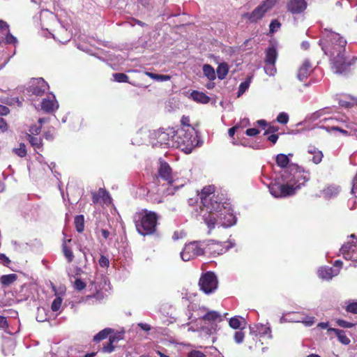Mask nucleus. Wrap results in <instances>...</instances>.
<instances>
[{
	"instance_id": "obj_42",
	"label": "nucleus",
	"mask_w": 357,
	"mask_h": 357,
	"mask_svg": "<svg viewBox=\"0 0 357 357\" xmlns=\"http://www.w3.org/2000/svg\"><path fill=\"white\" fill-rule=\"evenodd\" d=\"M114 79L117 82H128V77L124 73L113 74Z\"/></svg>"
},
{
	"instance_id": "obj_54",
	"label": "nucleus",
	"mask_w": 357,
	"mask_h": 357,
	"mask_svg": "<svg viewBox=\"0 0 357 357\" xmlns=\"http://www.w3.org/2000/svg\"><path fill=\"white\" fill-rule=\"evenodd\" d=\"M250 125V121L247 118L241 119L235 126H238V130L246 128Z\"/></svg>"
},
{
	"instance_id": "obj_44",
	"label": "nucleus",
	"mask_w": 357,
	"mask_h": 357,
	"mask_svg": "<svg viewBox=\"0 0 357 357\" xmlns=\"http://www.w3.org/2000/svg\"><path fill=\"white\" fill-rule=\"evenodd\" d=\"M289 121V115L285 112H281L277 117V121L282 124L287 123Z\"/></svg>"
},
{
	"instance_id": "obj_4",
	"label": "nucleus",
	"mask_w": 357,
	"mask_h": 357,
	"mask_svg": "<svg viewBox=\"0 0 357 357\" xmlns=\"http://www.w3.org/2000/svg\"><path fill=\"white\" fill-rule=\"evenodd\" d=\"M174 128H168L165 130H140L133 139L132 144L139 145L146 142V137H149V144L153 147L165 146L175 148L174 141Z\"/></svg>"
},
{
	"instance_id": "obj_35",
	"label": "nucleus",
	"mask_w": 357,
	"mask_h": 357,
	"mask_svg": "<svg viewBox=\"0 0 357 357\" xmlns=\"http://www.w3.org/2000/svg\"><path fill=\"white\" fill-rule=\"evenodd\" d=\"M17 280L16 274L4 275L1 278V282L4 285H9Z\"/></svg>"
},
{
	"instance_id": "obj_64",
	"label": "nucleus",
	"mask_w": 357,
	"mask_h": 357,
	"mask_svg": "<svg viewBox=\"0 0 357 357\" xmlns=\"http://www.w3.org/2000/svg\"><path fill=\"white\" fill-rule=\"evenodd\" d=\"M0 130L3 132L7 130V123L4 121V119L1 117H0Z\"/></svg>"
},
{
	"instance_id": "obj_2",
	"label": "nucleus",
	"mask_w": 357,
	"mask_h": 357,
	"mask_svg": "<svg viewBox=\"0 0 357 357\" xmlns=\"http://www.w3.org/2000/svg\"><path fill=\"white\" fill-rule=\"evenodd\" d=\"M324 38L319 45L327 55H330L332 69L336 74H346L355 64L357 57L345 54L347 40L339 33L324 29Z\"/></svg>"
},
{
	"instance_id": "obj_58",
	"label": "nucleus",
	"mask_w": 357,
	"mask_h": 357,
	"mask_svg": "<svg viewBox=\"0 0 357 357\" xmlns=\"http://www.w3.org/2000/svg\"><path fill=\"white\" fill-rule=\"evenodd\" d=\"M0 31H9V25L3 20H0Z\"/></svg>"
},
{
	"instance_id": "obj_1",
	"label": "nucleus",
	"mask_w": 357,
	"mask_h": 357,
	"mask_svg": "<svg viewBox=\"0 0 357 357\" xmlns=\"http://www.w3.org/2000/svg\"><path fill=\"white\" fill-rule=\"evenodd\" d=\"M289 162V158L285 154L280 153L276 156L277 165L284 169L281 172V181L269 186V191L275 197L294 195L310 178L309 174L301 167L295 164L287 166Z\"/></svg>"
},
{
	"instance_id": "obj_38",
	"label": "nucleus",
	"mask_w": 357,
	"mask_h": 357,
	"mask_svg": "<svg viewBox=\"0 0 357 357\" xmlns=\"http://www.w3.org/2000/svg\"><path fill=\"white\" fill-rule=\"evenodd\" d=\"M47 319L46 310L44 307H38L36 320L39 322H43Z\"/></svg>"
},
{
	"instance_id": "obj_7",
	"label": "nucleus",
	"mask_w": 357,
	"mask_h": 357,
	"mask_svg": "<svg viewBox=\"0 0 357 357\" xmlns=\"http://www.w3.org/2000/svg\"><path fill=\"white\" fill-rule=\"evenodd\" d=\"M205 307H197V305H192L188 307V317L189 321L186 324H182L181 327L185 325L189 326L193 321H197L198 319H203L209 322L221 321L222 320L221 314L215 310H208L205 314H202L199 312L201 310L205 311Z\"/></svg>"
},
{
	"instance_id": "obj_59",
	"label": "nucleus",
	"mask_w": 357,
	"mask_h": 357,
	"mask_svg": "<svg viewBox=\"0 0 357 357\" xmlns=\"http://www.w3.org/2000/svg\"><path fill=\"white\" fill-rule=\"evenodd\" d=\"M245 133L248 136L253 137L258 135L259 133V130L257 128H249L247 129Z\"/></svg>"
},
{
	"instance_id": "obj_55",
	"label": "nucleus",
	"mask_w": 357,
	"mask_h": 357,
	"mask_svg": "<svg viewBox=\"0 0 357 357\" xmlns=\"http://www.w3.org/2000/svg\"><path fill=\"white\" fill-rule=\"evenodd\" d=\"M188 357H206V356L200 351L192 350L188 354Z\"/></svg>"
},
{
	"instance_id": "obj_25",
	"label": "nucleus",
	"mask_w": 357,
	"mask_h": 357,
	"mask_svg": "<svg viewBox=\"0 0 357 357\" xmlns=\"http://www.w3.org/2000/svg\"><path fill=\"white\" fill-rule=\"evenodd\" d=\"M328 332L335 333L338 338V340L343 344L347 345L350 343V340L346 335V333L344 331L337 329V328H328Z\"/></svg>"
},
{
	"instance_id": "obj_36",
	"label": "nucleus",
	"mask_w": 357,
	"mask_h": 357,
	"mask_svg": "<svg viewBox=\"0 0 357 357\" xmlns=\"http://www.w3.org/2000/svg\"><path fill=\"white\" fill-rule=\"evenodd\" d=\"M62 249L63 255L67 259L68 262H71L73 260L74 255L71 249L66 245V241H64V243L62 245Z\"/></svg>"
},
{
	"instance_id": "obj_33",
	"label": "nucleus",
	"mask_w": 357,
	"mask_h": 357,
	"mask_svg": "<svg viewBox=\"0 0 357 357\" xmlns=\"http://www.w3.org/2000/svg\"><path fill=\"white\" fill-rule=\"evenodd\" d=\"M146 75L151 79L158 82H165L170 79V76L167 75L155 74L151 72H146Z\"/></svg>"
},
{
	"instance_id": "obj_20",
	"label": "nucleus",
	"mask_w": 357,
	"mask_h": 357,
	"mask_svg": "<svg viewBox=\"0 0 357 357\" xmlns=\"http://www.w3.org/2000/svg\"><path fill=\"white\" fill-rule=\"evenodd\" d=\"M100 199L103 204H109L112 202V199L109 193L104 189L100 188L97 192L92 194V200L94 204L100 202Z\"/></svg>"
},
{
	"instance_id": "obj_57",
	"label": "nucleus",
	"mask_w": 357,
	"mask_h": 357,
	"mask_svg": "<svg viewBox=\"0 0 357 357\" xmlns=\"http://www.w3.org/2000/svg\"><path fill=\"white\" fill-rule=\"evenodd\" d=\"M114 350V344L112 343L109 340L107 345H105L102 347V351L105 353H112Z\"/></svg>"
},
{
	"instance_id": "obj_21",
	"label": "nucleus",
	"mask_w": 357,
	"mask_h": 357,
	"mask_svg": "<svg viewBox=\"0 0 357 357\" xmlns=\"http://www.w3.org/2000/svg\"><path fill=\"white\" fill-rule=\"evenodd\" d=\"M313 69L308 60H305L298 70L297 77L300 81L306 79Z\"/></svg>"
},
{
	"instance_id": "obj_3",
	"label": "nucleus",
	"mask_w": 357,
	"mask_h": 357,
	"mask_svg": "<svg viewBox=\"0 0 357 357\" xmlns=\"http://www.w3.org/2000/svg\"><path fill=\"white\" fill-rule=\"evenodd\" d=\"M215 188L213 185L204 187L199 197L201 199V210L199 215L208 229V234L215 228L216 216L218 211L221 208V202L218 195L214 194Z\"/></svg>"
},
{
	"instance_id": "obj_41",
	"label": "nucleus",
	"mask_w": 357,
	"mask_h": 357,
	"mask_svg": "<svg viewBox=\"0 0 357 357\" xmlns=\"http://www.w3.org/2000/svg\"><path fill=\"white\" fill-rule=\"evenodd\" d=\"M328 108H324L319 109L318 111H316L313 114H311L310 120L311 121H316L321 118L324 114H325L326 112H328Z\"/></svg>"
},
{
	"instance_id": "obj_63",
	"label": "nucleus",
	"mask_w": 357,
	"mask_h": 357,
	"mask_svg": "<svg viewBox=\"0 0 357 357\" xmlns=\"http://www.w3.org/2000/svg\"><path fill=\"white\" fill-rule=\"evenodd\" d=\"M238 126H233L232 128H229L228 130V135L230 137H233L235 132H238Z\"/></svg>"
},
{
	"instance_id": "obj_22",
	"label": "nucleus",
	"mask_w": 357,
	"mask_h": 357,
	"mask_svg": "<svg viewBox=\"0 0 357 357\" xmlns=\"http://www.w3.org/2000/svg\"><path fill=\"white\" fill-rule=\"evenodd\" d=\"M340 187L335 185H330L325 188L321 192V196L325 199L335 197L340 192Z\"/></svg>"
},
{
	"instance_id": "obj_46",
	"label": "nucleus",
	"mask_w": 357,
	"mask_h": 357,
	"mask_svg": "<svg viewBox=\"0 0 357 357\" xmlns=\"http://www.w3.org/2000/svg\"><path fill=\"white\" fill-rule=\"evenodd\" d=\"M123 337V335L122 333H118L114 334L112 335H109V340L113 343L116 344L120 340H122Z\"/></svg>"
},
{
	"instance_id": "obj_9",
	"label": "nucleus",
	"mask_w": 357,
	"mask_h": 357,
	"mask_svg": "<svg viewBox=\"0 0 357 357\" xmlns=\"http://www.w3.org/2000/svg\"><path fill=\"white\" fill-rule=\"evenodd\" d=\"M206 255L205 241H192L186 244L181 252V257L185 261H188L198 256Z\"/></svg>"
},
{
	"instance_id": "obj_31",
	"label": "nucleus",
	"mask_w": 357,
	"mask_h": 357,
	"mask_svg": "<svg viewBox=\"0 0 357 357\" xmlns=\"http://www.w3.org/2000/svg\"><path fill=\"white\" fill-rule=\"evenodd\" d=\"M203 72L206 77H208L210 80H213L215 79V73L210 65L205 64L203 66Z\"/></svg>"
},
{
	"instance_id": "obj_18",
	"label": "nucleus",
	"mask_w": 357,
	"mask_h": 357,
	"mask_svg": "<svg viewBox=\"0 0 357 357\" xmlns=\"http://www.w3.org/2000/svg\"><path fill=\"white\" fill-rule=\"evenodd\" d=\"M250 333L255 335L266 336L269 339L272 338L271 330L268 324H258L253 326H250Z\"/></svg>"
},
{
	"instance_id": "obj_43",
	"label": "nucleus",
	"mask_w": 357,
	"mask_h": 357,
	"mask_svg": "<svg viewBox=\"0 0 357 357\" xmlns=\"http://www.w3.org/2000/svg\"><path fill=\"white\" fill-rule=\"evenodd\" d=\"M13 151L21 158L24 157L26 155V146L24 144H20L19 148H16Z\"/></svg>"
},
{
	"instance_id": "obj_28",
	"label": "nucleus",
	"mask_w": 357,
	"mask_h": 357,
	"mask_svg": "<svg viewBox=\"0 0 357 357\" xmlns=\"http://www.w3.org/2000/svg\"><path fill=\"white\" fill-rule=\"evenodd\" d=\"M28 140L35 149H40L43 146L42 139L38 137L27 135Z\"/></svg>"
},
{
	"instance_id": "obj_37",
	"label": "nucleus",
	"mask_w": 357,
	"mask_h": 357,
	"mask_svg": "<svg viewBox=\"0 0 357 357\" xmlns=\"http://www.w3.org/2000/svg\"><path fill=\"white\" fill-rule=\"evenodd\" d=\"M275 63L265 62L264 70L269 76H273L276 73Z\"/></svg>"
},
{
	"instance_id": "obj_62",
	"label": "nucleus",
	"mask_w": 357,
	"mask_h": 357,
	"mask_svg": "<svg viewBox=\"0 0 357 357\" xmlns=\"http://www.w3.org/2000/svg\"><path fill=\"white\" fill-rule=\"evenodd\" d=\"M8 113L9 109L6 106L0 105V115H6Z\"/></svg>"
},
{
	"instance_id": "obj_51",
	"label": "nucleus",
	"mask_w": 357,
	"mask_h": 357,
	"mask_svg": "<svg viewBox=\"0 0 357 357\" xmlns=\"http://www.w3.org/2000/svg\"><path fill=\"white\" fill-rule=\"evenodd\" d=\"M346 310L347 312L357 314V302H352L347 305Z\"/></svg>"
},
{
	"instance_id": "obj_53",
	"label": "nucleus",
	"mask_w": 357,
	"mask_h": 357,
	"mask_svg": "<svg viewBox=\"0 0 357 357\" xmlns=\"http://www.w3.org/2000/svg\"><path fill=\"white\" fill-rule=\"evenodd\" d=\"M40 130H41L40 126L33 125L29 128L30 133L29 135H31V136L38 135L40 132Z\"/></svg>"
},
{
	"instance_id": "obj_39",
	"label": "nucleus",
	"mask_w": 357,
	"mask_h": 357,
	"mask_svg": "<svg viewBox=\"0 0 357 357\" xmlns=\"http://www.w3.org/2000/svg\"><path fill=\"white\" fill-rule=\"evenodd\" d=\"M251 82V77H248L245 81L241 83L239 88H238V96L242 95L245 91L248 89L250 84Z\"/></svg>"
},
{
	"instance_id": "obj_8",
	"label": "nucleus",
	"mask_w": 357,
	"mask_h": 357,
	"mask_svg": "<svg viewBox=\"0 0 357 357\" xmlns=\"http://www.w3.org/2000/svg\"><path fill=\"white\" fill-rule=\"evenodd\" d=\"M160 167L158 169V174L161 178L167 182L169 186L167 188L165 195H171L178 190L180 187L183 186V183H179L178 178H176V174L172 172V169L169 164L166 162L160 161Z\"/></svg>"
},
{
	"instance_id": "obj_11",
	"label": "nucleus",
	"mask_w": 357,
	"mask_h": 357,
	"mask_svg": "<svg viewBox=\"0 0 357 357\" xmlns=\"http://www.w3.org/2000/svg\"><path fill=\"white\" fill-rule=\"evenodd\" d=\"M357 238L354 234L350 236L349 240H348L340 249V255L346 260H351L353 264V266L356 267L357 266Z\"/></svg>"
},
{
	"instance_id": "obj_40",
	"label": "nucleus",
	"mask_w": 357,
	"mask_h": 357,
	"mask_svg": "<svg viewBox=\"0 0 357 357\" xmlns=\"http://www.w3.org/2000/svg\"><path fill=\"white\" fill-rule=\"evenodd\" d=\"M62 298L61 297H56L52 301L51 305V309L53 312H57L60 310L62 304Z\"/></svg>"
},
{
	"instance_id": "obj_45",
	"label": "nucleus",
	"mask_w": 357,
	"mask_h": 357,
	"mask_svg": "<svg viewBox=\"0 0 357 357\" xmlns=\"http://www.w3.org/2000/svg\"><path fill=\"white\" fill-rule=\"evenodd\" d=\"M280 26H281V24L277 20H272L270 24V26H269L270 33H275L280 29Z\"/></svg>"
},
{
	"instance_id": "obj_27",
	"label": "nucleus",
	"mask_w": 357,
	"mask_h": 357,
	"mask_svg": "<svg viewBox=\"0 0 357 357\" xmlns=\"http://www.w3.org/2000/svg\"><path fill=\"white\" fill-rule=\"evenodd\" d=\"M229 324L232 328L238 329L242 328L243 324H245V321L241 317H234L229 319Z\"/></svg>"
},
{
	"instance_id": "obj_10",
	"label": "nucleus",
	"mask_w": 357,
	"mask_h": 357,
	"mask_svg": "<svg viewBox=\"0 0 357 357\" xmlns=\"http://www.w3.org/2000/svg\"><path fill=\"white\" fill-rule=\"evenodd\" d=\"M216 213V211H215ZM216 226L229 227L236 222V218L233 214L229 204L221 203V208L217 211Z\"/></svg>"
},
{
	"instance_id": "obj_14",
	"label": "nucleus",
	"mask_w": 357,
	"mask_h": 357,
	"mask_svg": "<svg viewBox=\"0 0 357 357\" xmlns=\"http://www.w3.org/2000/svg\"><path fill=\"white\" fill-rule=\"evenodd\" d=\"M200 289L206 294L213 293L218 287V280L212 272L203 275L199 282Z\"/></svg>"
},
{
	"instance_id": "obj_29",
	"label": "nucleus",
	"mask_w": 357,
	"mask_h": 357,
	"mask_svg": "<svg viewBox=\"0 0 357 357\" xmlns=\"http://www.w3.org/2000/svg\"><path fill=\"white\" fill-rule=\"evenodd\" d=\"M229 71L228 66L225 63H220L217 68L218 77L220 79L225 78Z\"/></svg>"
},
{
	"instance_id": "obj_50",
	"label": "nucleus",
	"mask_w": 357,
	"mask_h": 357,
	"mask_svg": "<svg viewBox=\"0 0 357 357\" xmlns=\"http://www.w3.org/2000/svg\"><path fill=\"white\" fill-rule=\"evenodd\" d=\"M336 322L339 326L346 328H350L354 326V324L348 322L342 319H337Z\"/></svg>"
},
{
	"instance_id": "obj_56",
	"label": "nucleus",
	"mask_w": 357,
	"mask_h": 357,
	"mask_svg": "<svg viewBox=\"0 0 357 357\" xmlns=\"http://www.w3.org/2000/svg\"><path fill=\"white\" fill-rule=\"evenodd\" d=\"M102 282L104 283L102 287H101V284H98V282L96 280L94 281L95 288H96V291H100L101 289L107 290V289H106V287L105 286L107 285V280L105 277H102Z\"/></svg>"
},
{
	"instance_id": "obj_15",
	"label": "nucleus",
	"mask_w": 357,
	"mask_h": 357,
	"mask_svg": "<svg viewBox=\"0 0 357 357\" xmlns=\"http://www.w3.org/2000/svg\"><path fill=\"white\" fill-rule=\"evenodd\" d=\"M48 89L49 85L43 78H36L31 82L29 91L36 96H41Z\"/></svg>"
},
{
	"instance_id": "obj_12",
	"label": "nucleus",
	"mask_w": 357,
	"mask_h": 357,
	"mask_svg": "<svg viewBox=\"0 0 357 357\" xmlns=\"http://www.w3.org/2000/svg\"><path fill=\"white\" fill-rule=\"evenodd\" d=\"M276 1V0H266L258 6L252 13H246L243 17L248 19L250 22H257L275 4Z\"/></svg>"
},
{
	"instance_id": "obj_13",
	"label": "nucleus",
	"mask_w": 357,
	"mask_h": 357,
	"mask_svg": "<svg viewBox=\"0 0 357 357\" xmlns=\"http://www.w3.org/2000/svg\"><path fill=\"white\" fill-rule=\"evenodd\" d=\"M234 244L231 242L220 243L213 240L205 241L206 255L211 257H216L226 252Z\"/></svg>"
},
{
	"instance_id": "obj_6",
	"label": "nucleus",
	"mask_w": 357,
	"mask_h": 357,
	"mask_svg": "<svg viewBox=\"0 0 357 357\" xmlns=\"http://www.w3.org/2000/svg\"><path fill=\"white\" fill-rule=\"evenodd\" d=\"M137 231L141 235H151L156 231L158 215L155 212L142 210L135 215Z\"/></svg>"
},
{
	"instance_id": "obj_61",
	"label": "nucleus",
	"mask_w": 357,
	"mask_h": 357,
	"mask_svg": "<svg viewBox=\"0 0 357 357\" xmlns=\"http://www.w3.org/2000/svg\"><path fill=\"white\" fill-rule=\"evenodd\" d=\"M0 263L6 265L10 263V260L5 255L0 254Z\"/></svg>"
},
{
	"instance_id": "obj_49",
	"label": "nucleus",
	"mask_w": 357,
	"mask_h": 357,
	"mask_svg": "<svg viewBox=\"0 0 357 357\" xmlns=\"http://www.w3.org/2000/svg\"><path fill=\"white\" fill-rule=\"evenodd\" d=\"M5 41L8 44H16L17 43V38L13 36L9 31L7 32Z\"/></svg>"
},
{
	"instance_id": "obj_52",
	"label": "nucleus",
	"mask_w": 357,
	"mask_h": 357,
	"mask_svg": "<svg viewBox=\"0 0 357 357\" xmlns=\"http://www.w3.org/2000/svg\"><path fill=\"white\" fill-rule=\"evenodd\" d=\"M98 264L102 268H107L109 265V259L104 255H101Z\"/></svg>"
},
{
	"instance_id": "obj_26",
	"label": "nucleus",
	"mask_w": 357,
	"mask_h": 357,
	"mask_svg": "<svg viewBox=\"0 0 357 357\" xmlns=\"http://www.w3.org/2000/svg\"><path fill=\"white\" fill-rule=\"evenodd\" d=\"M307 152L313 155L312 160L314 164L317 165L321 162L324 155L322 152L314 146H310L308 147Z\"/></svg>"
},
{
	"instance_id": "obj_17",
	"label": "nucleus",
	"mask_w": 357,
	"mask_h": 357,
	"mask_svg": "<svg viewBox=\"0 0 357 357\" xmlns=\"http://www.w3.org/2000/svg\"><path fill=\"white\" fill-rule=\"evenodd\" d=\"M287 8L292 14H300L307 8V2L305 0H289Z\"/></svg>"
},
{
	"instance_id": "obj_19",
	"label": "nucleus",
	"mask_w": 357,
	"mask_h": 357,
	"mask_svg": "<svg viewBox=\"0 0 357 357\" xmlns=\"http://www.w3.org/2000/svg\"><path fill=\"white\" fill-rule=\"evenodd\" d=\"M339 268H333L331 267H321L318 271V275L320 278L326 280H331L334 276L339 274Z\"/></svg>"
},
{
	"instance_id": "obj_47",
	"label": "nucleus",
	"mask_w": 357,
	"mask_h": 357,
	"mask_svg": "<svg viewBox=\"0 0 357 357\" xmlns=\"http://www.w3.org/2000/svg\"><path fill=\"white\" fill-rule=\"evenodd\" d=\"M244 337H245V334L241 331H238L235 332L234 338L235 342L237 344H240V343L243 342Z\"/></svg>"
},
{
	"instance_id": "obj_16",
	"label": "nucleus",
	"mask_w": 357,
	"mask_h": 357,
	"mask_svg": "<svg viewBox=\"0 0 357 357\" xmlns=\"http://www.w3.org/2000/svg\"><path fill=\"white\" fill-rule=\"evenodd\" d=\"M41 107L47 113H51L56 110L59 107V104L54 95L50 93L47 98H44L41 102Z\"/></svg>"
},
{
	"instance_id": "obj_30",
	"label": "nucleus",
	"mask_w": 357,
	"mask_h": 357,
	"mask_svg": "<svg viewBox=\"0 0 357 357\" xmlns=\"http://www.w3.org/2000/svg\"><path fill=\"white\" fill-rule=\"evenodd\" d=\"M74 223H75V227H76V230L79 233H81V232H82L84 231V215H79L75 216Z\"/></svg>"
},
{
	"instance_id": "obj_23",
	"label": "nucleus",
	"mask_w": 357,
	"mask_h": 357,
	"mask_svg": "<svg viewBox=\"0 0 357 357\" xmlns=\"http://www.w3.org/2000/svg\"><path fill=\"white\" fill-rule=\"evenodd\" d=\"M265 62L275 63L278 58V52L274 45L269 46L265 51Z\"/></svg>"
},
{
	"instance_id": "obj_48",
	"label": "nucleus",
	"mask_w": 357,
	"mask_h": 357,
	"mask_svg": "<svg viewBox=\"0 0 357 357\" xmlns=\"http://www.w3.org/2000/svg\"><path fill=\"white\" fill-rule=\"evenodd\" d=\"M74 287L78 290L81 291L84 289L86 287V284L84 281H82L81 279H76L74 282Z\"/></svg>"
},
{
	"instance_id": "obj_34",
	"label": "nucleus",
	"mask_w": 357,
	"mask_h": 357,
	"mask_svg": "<svg viewBox=\"0 0 357 357\" xmlns=\"http://www.w3.org/2000/svg\"><path fill=\"white\" fill-rule=\"evenodd\" d=\"M294 322H301L305 324L306 326H311L315 322V319L314 317L309 316H303L301 317V319H294Z\"/></svg>"
},
{
	"instance_id": "obj_60",
	"label": "nucleus",
	"mask_w": 357,
	"mask_h": 357,
	"mask_svg": "<svg viewBox=\"0 0 357 357\" xmlns=\"http://www.w3.org/2000/svg\"><path fill=\"white\" fill-rule=\"evenodd\" d=\"M54 130H48L45 132L44 136L45 138L47 140H52L54 139Z\"/></svg>"
},
{
	"instance_id": "obj_5",
	"label": "nucleus",
	"mask_w": 357,
	"mask_h": 357,
	"mask_svg": "<svg viewBox=\"0 0 357 357\" xmlns=\"http://www.w3.org/2000/svg\"><path fill=\"white\" fill-rule=\"evenodd\" d=\"M174 146L186 153H190L197 145V134L190 125H185L175 129L174 134Z\"/></svg>"
},
{
	"instance_id": "obj_32",
	"label": "nucleus",
	"mask_w": 357,
	"mask_h": 357,
	"mask_svg": "<svg viewBox=\"0 0 357 357\" xmlns=\"http://www.w3.org/2000/svg\"><path fill=\"white\" fill-rule=\"evenodd\" d=\"M112 331L110 328H105L94 336L93 340L96 342H99L100 340H105L109 337Z\"/></svg>"
},
{
	"instance_id": "obj_24",
	"label": "nucleus",
	"mask_w": 357,
	"mask_h": 357,
	"mask_svg": "<svg viewBox=\"0 0 357 357\" xmlns=\"http://www.w3.org/2000/svg\"><path fill=\"white\" fill-rule=\"evenodd\" d=\"M190 97L197 102L206 104L209 102L210 98L205 93L197 91H193L190 93Z\"/></svg>"
}]
</instances>
